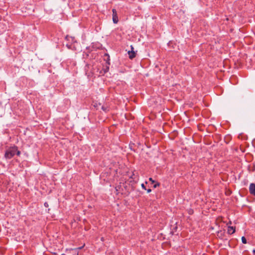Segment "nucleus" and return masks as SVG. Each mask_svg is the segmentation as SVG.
<instances>
[{
    "instance_id": "nucleus-5",
    "label": "nucleus",
    "mask_w": 255,
    "mask_h": 255,
    "mask_svg": "<svg viewBox=\"0 0 255 255\" xmlns=\"http://www.w3.org/2000/svg\"><path fill=\"white\" fill-rule=\"evenodd\" d=\"M235 232V227H233L232 226L228 227V233L229 234H233Z\"/></svg>"
},
{
    "instance_id": "nucleus-11",
    "label": "nucleus",
    "mask_w": 255,
    "mask_h": 255,
    "mask_svg": "<svg viewBox=\"0 0 255 255\" xmlns=\"http://www.w3.org/2000/svg\"><path fill=\"white\" fill-rule=\"evenodd\" d=\"M141 186L143 189L146 190V187H145V185L144 184V183H142L141 185Z\"/></svg>"
},
{
    "instance_id": "nucleus-9",
    "label": "nucleus",
    "mask_w": 255,
    "mask_h": 255,
    "mask_svg": "<svg viewBox=\"0 0 255 255\" xmlns=\"http://www.w3.org/2000/svg\"><path fill=\"white\" fill-rule=\"evenodd\" d=\"M160 185V183H158V182H156L154 185H153V188H156L157 187H158Z\"/></svg>"
},
{
    "instance_id": "nucleus-17",
    "label": "nucleus",
    "mask_w": 255,
    "mask_h": 255,
    "mask_svg": "<svg viewBox=\"0 0 255 255\" xmlns=\"http://www.w3.org/2000/svg\"><path fill=\"white\" fill-rule=\"evenodd\" d=\"M130 48H131L130 51H133L134 48L132 45L130 46Z\"/></svg>"
},
{
    "instance_id": "nucleus-1",
    "label": "nucleus",
    "mask_w": 255,
    "mask_h": 255,
    "mask_svg": "<svg viewBox=\"0 0 255 255\" xmlns=\"http://www.w3.org/2000/svg\"><path fill=\"white\" fill-rule=\"evenodd\" d=\"M21 154L20 151L18 149L17 146L13 145L6 148L4 157L7 159L12 158L15 155L20 156Z\"/></svg>"
},
{
    "instance_id": "nucleus-15",
    "label": "nucleus",
    "mask_w": 255,
    "mask_h": 255,
    "mask_svg": "<svg viewBox=\"0 0 255 255\" xmlns=\"http://www.w3.org/2000/svg\"><path fill=\"white\" fill-rule=\"evenodd\" d=\"M151 190L150 189H147V193H149L151 192Z\"/></svg>"
},
{
    "instance_id": "nucleus-8",
    "label": "nucleus",
    "mask_w": 255,
    "mask_h": 255,
    "mask_svg": "<svg viewBox=\"0 0 255 255\" xmlns=\"http://www.w3.org/2000/svg\"><path fill=\"white\" fill-rule=\"evenodd\" d=\"M242 242L243 244H246L247 243V240L245 237H242Z\"/></svg>"
},
{
    "instance_id": "nucleus-6",
    "label": "nucleus",
    "mask_w": 255,
    "mask_h": 255,
    "mask_svg": "<svg viewBox=\"0 0 255 255\" xmlns=\"http://www.w3.org/2000/svg\"><path fill=\"white\" fill-rule=\"evenodd\" d=\"M65 39L68 41H71L72 43L76 41L74 37L68 35L66 36Z\"/></svg>"
},
{
    "instance_id": "nucleus-10",
    "label": "nucleus",
    "mask_w": 255,
    "mask_h": 255,
    "mask_svg": "<svg viewBox=\"0 0 255 255\" xmlns=\"http://www.w3.org/2000/svg\"><path fill=\"white\" fill-rule=\"evenodd\" d=\"M66 45L68 49H72V44L67 43Z\"/></svg>"
},
{
    "instance_id": "nucleus-18",
    "label": "nucleus",
    "mask_w": 255,
    "mask_h": 255,
    "mask_svg": "<svg viewBox=\"0 0 255 255\" xmlns=\"http://www.w3.org/2000/svg\"><path fill=\"white\" fill-rule=\"evenodd\" d=\"M253 254H254V255H255V249H254V250H253Z\"/></svg>"
},
{
    "instance_id": "nucleus-13",
    "label": "nucleus",
    "mask_w": 255,
    "mask_h": 255,
    "mask_svg": "<svg viewBox=\"0 0 255 255\" xmlns=\"http://www.w3.org/2000/svg\"><path fill=\"white\" fill-rule=\"evenodd\" d=\"M44 205L45 207H48V204L47 202H45L44 204Z\"/></svg>"
},
{
    "instance_id": "nucleus-7",
    "label": "nucleus",
    "mask_w": 255,
    "mask_h": 255,
    "mask_svg": "<svg viewBox=\"0 0 255 255\" xmlns=\"http://www.w3.org/2000/svg\"><path fill=\"white\" fill-rule=\"evenodd\" d=\"M102 109L103 111L105 112H107L108 111H109V109H108V108L107 107H106L105 106H103L102 107Z\"/></svg>"
},
{
    "instance_id": "nucleus-3",
    "label": "nucleus",
    "mask_w": 255,
    "mask_h": 255,
    "mask_svg": "<svg viewBox=\"0 0 255 255\" xmlns=\"http://www.w3.org/2000/svg\"><path fill=\"white\" fill-rule=\"evenodd\" d=\"M249 192L251 194L255 196V184L251 183L249 186Z\"/></svg>"
},
{
    "instance_id": "nucleus-2",
    "label": "nucleus",
    "mask_w": 255,
    "mask_h": 255,
    "mask_svg": "<svg viewBox=\"0 0 255 255\" xmlns=\"http://www.w3.org/2000/svg\"><path fill=\"white\" fill-rule=\"evenodd\" d=\"M113 12V21L114 23H117L119 20L117 16V11L115 9H112Z\"/></svg>"
},
{
    "instance_id": "nucleus-4",
    "label": "nucleus",
    "mask_w": 255,
    "mask_h": 255,
    "mask_svg": "<svg viewBox=\"0 0 255 255\" xmlns=\"http://www.w3.org/2000/svg\"><path fill=\"white\" fill-rule=\"evenodd\" d=\"M129 58L130 59H133L136 56V54L134 51H128V52Z\"/></svg>"
},
{
    "instance_id": "nucleus-12",
    "label": "nucleus",
    "mask_w": 255,
    "mask_h": 255,
    "mask_svg": "<svg viewBox=\"0 0 255 255\" xmlns=\"http://www.w3.org/2000/svg\"><path fill=\"white\" fill-rule=\"evenodd\" d=\"M149 180L150 181H151V182L152 183H155V180H153V179H152V178H149Z\"/></svg>"
},
{
    "instance_id": "nucleus-14",
    "label": "nucleus",
    "mask_w": 255,
    "mask_h": 255,
    "mask_svg": "<svg viewBox=\"0 0 255 255\" xmlns=\"http://www.w3.org/2000/svg\"><path fill=\"white\" fill-rule=\"evenodd\" d=\"M109 67H107L106 69L105 70V72H107L109 70Z\"/></svg>"
},
{
    "instance_id": "nucleus-16",
    "label": "nucleus",
    "mask_w": 255,
    "mask_h": 255,
    "mask_svg": "<svg viewBox=\"0 0 255 255\" xmlns=\"http://www.w3.org/2000/svg\"><path fill=\"white\" fill-rule=\"evenodd\" d=\"M83 246L75 249V250H81L83 248Z\"/></svg>"
},
{
    "instance_id": "nucleus-19",
    "label": "nucleus",
    "mask_w": 255,
    "mask_h": 255,
    "mask_svg": "<svg viewBox=\"0 0 255 255\" xmlns=\"http://www.w3.org/2000/svg\"><path fill=\"white\" fill-rule=\"evenodd\" d=\"M106 55L108 56V60H110L109 55H108V54H106Z\"/></svg>"
}]
</instances>
